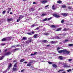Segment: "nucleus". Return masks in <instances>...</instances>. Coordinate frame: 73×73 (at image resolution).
I'll return each instance as SVG.
<instances>
[{
  "mask_svg": "<svg viewBox=\"0 0 73 73\" xmlns=\"http://www.w3.org/2000/svg\"><path fill=\"white\" fill-rule=\"evenodd\" d=\"M68 72H71L72 71V69H69L67 70Z\"/></svg>",
  "mask_w": 73,
  "mask_h": 73,
  "instance_id": "nucleus-33",
  "label": "nucleus"
},
{
  "mask_svg": "<svg viewBox=\"0 0 73 73\" xmlns=\"http://www.w3.org/2000/svg\"><path fill=\"white\" fill-rule=\"evenodd\" d=\"M38 36V35L37 34H36L34 35L33 36V37L34 38H37L38 37H37Z\"/></svg>",
  "mask_w": 73,
  "mask_h": 73,
  "instance_id": "nucleus-9",
  "label": "nucleus"
},
{
  "mask_svg": "<svg viewBox=\"0 0 73 73\" xmlns=\"http://www.w3.org/2000/svg\"><path fill=\"white\" fill-rule=\"evenodd\" d=\"M64 71V70H61L58 71V72H62V71Z\"/></svg>",
  "mask_w": 73,
  "mask_h": 73,
  "instance_id": "nucleus-38",
  "label": "nucleus"
},
{
  "mask_svg": "<svg viewBox=\"0 0 73 73\" xmlns=\"http://www.w3.org/2000/svg\"><path fill=\"white\" fill-rule=\"evenodd\" d=\"M68 46H73V44H70L68 45Z\"/></svg>",
  "mask_w": 73,
  "mask_h": 73,
  "instance_id": "nucleus-30",
  "label": "nucleus"
},
{
  "mask_svg": "<svg viewBox=\"0 0 73 73\" xmlns=\"http://www.w3.org/2000/svg\"><path fill=\"white\" fill-rule=\"evenodd\" d=\"M27 37H23L21 39L22 41H23V40H27Z\"/></svg>",
  "mask_w": 73,
  "mask_h": 73,
  "instance_id": "nucleus-13",
  "label": "nucleus"
},
{
  "mask_svg": "<svg viewBox=\"0 0 73 73\" xmlns=\"http://www.w3.org/2000/svg\"><path fill=\"white\" fill-rule=\"evenodd\" d=\"M7 38H4L1 40L2 41H7Z\"/></svg>",
  "mask_w": 73,
  "mask_h": 73,
  "instance_id": "nucleus-10",
  "label": "nucleus"
},
{
  "mask_svg": "<svg viewBox=\"0 0 73 73\" xmlns=\"http://www.w3.org/2000/svg\"><path fill=\"white\" fill-rule=\"evenodd\" d=\"M43 42H44V43H46L48 42V41L46 40H43Z\"/></svg>",
  "mask_w": 73,
  "mask_h": 73,
  "instance_id": "nucleus-26",
  "label": "nucleus"
},
{
  "mask_svg": "<svg viewBox=\"0 0 73 73\" xmlns=\"http://www.w3.org/2000/svg\"><path fill=\"white\" fill-rule=\"evenodd\" d=\"M24 61H25L24 59H21L20 60V62H23Z\"/></svg>",
  "mask_w": 73,
  "mask_h": 73,
  "instance_id": "nucleus-23",
  "label": "nucleus"
},
{
  "mask_svg": "<svg viewBox=\"0 0 73 73\" xmlns=\"http://www.w3.org/2000/svg\"><path fill=\"white\" fill-rule=\"evenodd\" d=\"M31 10L29 11L30 12H31L32 11L33 12V11H35V10H34V9L32 8H31Z\"/></svg>",
  "mask_w": 73,
  "mask_h": 73,
  "instance_id": "nucleus-24",
  "label": "nucleus"
},
{
  "mask_svg": "<svg viewBox=\"0 0 73 73\" xmlns=\"http://www.w3.org/2000/svg\"><path fill=\"white\" fill-rule=\"evenodd\" d=\"M47 20V18H45L43 20V21H46Z\"/></svg>",
  "mask_w": 73,
  "mask_h": 73,
  "instance_id": "nucleus-36",
  "label": "nucleus"
},
{
  "mask_svg": "<svg viewBox=\"0 0 73 73\" xmlns=\"http://www.w3.org/2000/svg\"><path fill=\"white\" fill-rule=\"evenodd\" d=\"M61 29L62 28H58L56 30V31H61Z\"/></svg>",
  "mask_w": 73,
  "mask_h": 73,
  "instance_id": "nucleus-19",
  "label": "nucleus"
},
{
  "mask_svg": "<svg viewBox=\"0 0 73 73\" xmlns=\"http://www.w3.org/2000/svg\"><path fill=\"white\" fill-rule=\"evenodd\" d=\"M5 12H6V11H3L2 13L3 14H5Z\"/></svg>",
  "mask_w": 73,
  "mask_h": 73,
  "instance_id": "nucleus-37",
  "label": "nucleus"
},
{
  "mask_svg": "<svg viewBox=\"0 0 73 73\" xmlns=\"http://www.w3.org/2000/svg\"><path fill=\"white\" fill-rule=\"evenodd\" d=\"M57 3H58V4H61V3H62V1L60 0L58 1Z\"/></svg>",
  "mask_w": 73,
  "mask_h": 73,
  "instance_id": "nucleus-18",
  "label": "nucleus"
},
{
  "mask_svg": "<svg viewBox=\"0 0 73 73\" xmlns=\"http://www.w3.org/2000/svg\"><path fill=\"white\" fill-rule=\"evenodd\" d=\"M67 31V29L65 28H64L63 30V31Z\"/></svg>",
  "mask_w": 73,
  "mask_h": 73,
  "instance_id": "nucleus-35",
  "label": "nucleus"
},
{
  "mask_svg": "<svg viewBox=\"0 0 73 73\" xmlns=\"http://www.w3.org/2000/svg\"><path fill=\"white\" fill-rule=\"evenodd\" d=\"M53 16H54L55 17H56V18H58L60 17V16L56 14H54L53 15Z\"/></svg>",
  "mask_w": 73,
  "mask_h": 73,
  "instance_id": "nucleus-2",
  "label": "nucleus"
},
{
  "mask_svg": "<svg viewBox=\"0 0 73 73\" xmlns=\"http://www.w3.org/2000/svg\"><path fill=\"white\" fill-rule=\"evenodd\" d=\"M26 42L27 44H29V40H27V41H26Z\"/></svg>",
  "mask_w": 73,
  "mask_h": 73,
  "instance_id": "nucleus-42",
  "label": "nucleus"
},
{
  "mask_svg": "<svg viewBox=\"0 0 73 73\" xmlns=\"http://www.w3.org/2000/svg\"><path fill=\"white\" fill-rule=\"evenodd\" d=\"M52 66H53V68H57V65H56L55 64H52Z\"/></svg>",
  "mask_w": 73,
  "mask_h": 73,
  "instance_id": "nucleus-12",
  "label": "nucleus"
},
{
  "mask_svg": "<svg viewBox=\"0 0 73 73\" xmlns=\"http://www.w3.org/2000/svg\"><path fill=\"white\" fill-rule=\"evenodd\" d=\"M11 54V52H8L4 54L5 56H9Z\"/></svg>",
  "mask_w": 73,
  "mask_h": 73,
  "instance_id": "nucleus-1",
  "label": "nucleus"
},
{
  "mask_svg": "<svg viewBox=\"0 0 73 73\" xmlns=\"http://www.w3.org/2000/svg\"><path fill=\"white\" fill-rule=\"evenodd\" d=\"M35 26V24H33V25H31L32 28H33V27H34Z\"/></svg>",
  "mask_w": 73,
  "mask_h": 73,
  "instance_id": "nucleus-41",
  "label": "nucleus"
},
{
  "mask_svg": "<svg viewBox=\"0 0 73 73\" xmlns=\"http://www.w3.org/2000/svg\"><path fill=\"white\" fill-rule=\"evenodd\" d=\"M64 50H58V53H63L64 52Z\"/></svg>",
  "mask_w": 73,
  "mask_h": 73,
  "instance_id": "nucleus-8",
  "label": "nucleus"
},
{
  "mask_svg": "<svg viewBox=\"0 0 73 73\" xmlns=\"http://www.w3.org/2000/svg\"><path fill=\"white\" fill-rule=\"evenodd\" d=\"M68 9H72V7H70V6L68 7Z\"/></svg>",
  "mask_w": 73,
  "mask_h": 73,
  "instance_id": "nucleus-46",
  "label": "nucleus"
},
{
  "mask_svg": "<svg viewBox=\"0 0 73 73\" xmlns=\"http://www.w3.org/2000/svg\"><path fill=\"white\" fill-rule=\"evenodd\" d=\"M14 67H15V68H16L17 67V63H16L15 64L14 66Z\"/></svg>",
  "mask_w": 73,
  "mask_h": 73,
  "instance_id": "nucleus-28",
  "label": "nucleus"
},
{
  "mask_svg": "<svg viewBox=\"0 0 73 73\" xmlns=\"http://www.w3.org/2000/svg\"><path fill=\"white\" fill-rule=\"evenodd\" d=\"M7 50H8V49H6L5 50L4 52H7Z\"/></svg>",
  "mask_w": 73,
  "mask_h": 73,
  "instance_id": "nucleus-56",
  "label": "nucleus"
},
{
  "mask_svg": "<svg viewBox=\"0 0 73 73\" xmlns=\"http://www.w3.org/2000/svg\"><path fill=\"white\" fill-rule=\"evenodd\" d=\"M5 45V43H2L1 44V46H4V45Z\"/></svg>",
  "mask_w": 73,
  "mask_h": 73,
  "instance_id": "nucleus-39",
  "label": "nucleus"
},
{
  "mask_svg": "<svg viewBox=\"0 0 73 73\" xmlns=\"http://www.w3.org/2000/svg\"><path fill=\"white\" fill-rule=\"evenodd\" d=\"M45 15H46V14H44V13H43L42 14V15L43 16H45Z\"/></svg>",
  "mask_w": 73,
  "mask_h": 73,
  "instance_id": "nucleus-49",
  "label": "nucleus"
},
{
  "mask_svg": "<svg viewBox=\"0 0 73 73\" xmlns=\"http://www.w3.org/2000/svg\"><path fill=\"white\" fill-rule=\"evenodd\" d=\"M64 52H66L67 54H69V53H70V51H67V50H64Z\"/></svg>",
  "mask_w": 73,
  "mask_h": 73,
  "instance_id": "nucleus-14",
  "label": "nucleus"
},
{
  "mask_svg": "<svg viewBox=\"0 0 73 73\" xmlns=\"http://www.w3.org/2000/svg\"><path fill=\"white\" fill-rule=\"evenodd\" d=\"M52 19V17H50V18H48V20H51Z\"/></svg>",
  "mask_w": 73,
  "mask_h": 73,
  "instance_id": "nucleus-51",
  "label": "nucleus"
},
{
  "mask_svg": "<svg viewBox=\"0 0 73 73\" xmlns=\"http://www.w3.org/2000/svg\"><path fill=\"white\" fill-rule=\"evenodd\" d=\"M60 49V48L59 47H58L57 48V50H59V49Z\"/></svg>",
  "mask_w": 73,
  "mask_h": 73,
  "instance_id": "nucleus-60",
  "label": "nucleus"
},
{
  "mask_svg": "<svg viewBox=\"0 0 73 73\" xmlns=\"http://www.w3.org/2000/svg\"><path fill=\"white\" fill-rule=\"evenodd\" d=\"M16 61H17V60H14L13 61V63H14V62H16Z\"/></svg>",
  "mask_w": 73,
  "mask_h": 73,
  "instance_id": "nucleus-53",
  "label": "nucleus"
},
{
  "mask_svg": "<svg viewBox=\"0 0 73 73\" xmlns=\"http://www.w3.org/2000/svg\"><path fill=\"white\" fill-rule=\"evenodd\" d=\"M51 27H53L54 28L55 27H56V26H54V25H51Z\"/></svg>",
  "mask_w": 73,
  "mask_h": 73,
  "instance_id": "nucleus-34",
  "label": "nucleus"
},
{
  "mask_svg": "<svg viewBox=\"0 0 73 73\" xmlns=\"http://www.w3.org/2000/svg\"><path fill=\"white\" fill-rule=\"evenodd\" d=\"M61 15H62V16H64V17H66V16H67L68 15V13H62L61 14Z\"/></svg>",
  "mask_w": 73,
  "mask_h": 73,
  "instance_id": "nucleus-4",
  "label": "nucleus"
},
{
  "mask_svg": "<svg viewBox=\"0 0 73 73\" xmlns=\"http://www.w3.org/2000/svg\"><path fill=\"white\" fill-rule=\"evenodd\" d=\"M68 41H69V40L68 39H66L64 41L65 42H67Z\"/></svg>",
  "mask_w": 73,
  "mask_h": 73,
  "instance_id": "nucleus-50",
  "label": "nucleus"
},
{
  "mask_svg": "<svg viewBox=\"0 0 73 73\" xmlns=\"http://www.w3.org/2000/svg\"><path fill=\"white\" fill-rule=\"evenodd\" d=\"M27 66H31V64H28L27 65Z\"/></svg>",
  "mask_w": 73,
  "mask_h": 73,
  "instance_id": "nucleus-40",
  "label": "nucleus"
},
{
  "mask_svg": "<svg viewBox=\"0 0 73 73\" xmlns=\"http://www.w3.org/2000/svg\"><path fill=\"white\" fill-rule=\"evenodd\" d=\"M58 63L59 64H62V63L61 62H59Z\"/></svg>",
  "mask_w": 73,
  "mask_h": 73,
  "instance_id": "nucleus-63",
  "label": "nucleus"
},
{
  "mask_svg": "<svg viewBox=\"0 0 73 73\" xmlns=\"http://www.w3.org/2000/svg\"><path fill=\"white\" fill-rule=\"evenodd\" d=\"M41 2L42 4H45L46 3H48V1L43 0V1H41Z\"/></svg>",
  "mask_w": 73,
  "mask_h": 73,
  "instance_id": "nucleus-6",
  "label": "nucleus"
},
{
  "mask_svg": "<svg viewBox=\"0 0 73 73\" xmlns=\"http://www.w3.org/2000/svg\"><path fill=\"white\" fill-rule=\"evenodd\" d=\"M12 70L14 72H15V71H17V70H18V69H17L16 68L13 67V68Z\"/></svg>",
  "mask_w": 73,
  "mask_h": 73,
  "instance_id": "nucleus-7",
  "label": "nucleus"
},
{
  "mask_svg": "<svg viewBox=\"0 0 73 73\" xmlns=\"http://www.w3.org/2000/svg\"><path fill=\"white\" fill-rule=\"evenodd\" d=\"M58 58L60 60H63V57H62V56H58Z\"/></svg>",
  "mask_w": 73,
  "mask_h": 73,
  "instance_id": "nucleus-11",
  "label": "nucleus"
},
{
  "mask_svg": "<svg viewBox=\"0 0 73 73\" xmlns=\"http://www.w3.org/2000/svg\"><path fill=\"white\" fill-rule=\"evenodd\" d=\"M38 29H39V27H37L36 28V29H37V30H38Z\"/></svg>",
  "mask_w": 73,
  "mask_h": 73,
  "instance_id": "nucleus-62",
  "label": "nucleus"
},
{
  "mask_svg": "<svg viewBox=\"0 0 73 73\" xmlns=\"http://www.w3.org/2000/svg\"><path fill=\"white\" fill-rule=\"evenodd\" d=\"M66 34H62V35H63V37H65V36H66Z\"/></svg>",
  "mask_w": 73,
  "mask_h": 73,
  "instance_id": "nucleus-45",
  "label": "nucleus"
},
{
  "mask_svg": "<svg viewBox=\"0 0 73 73\" xmlns=\"http://www.w3.org/2000/svg\"><path fill=\"white\" fill-rule=\"evenodd\" d=\"M36 4V3L35 2H34L33 3V4Z\"/></svg>",
  "mask_w": 73,
  "mask_h": 73,
  "instance_id": "nucleus-61",
  "label": "nucleus"
},
{
  "mask_svg": "<svg viewBox=\"0 0 73 73\" xmlns=\"http://www.w3.org/2000/svg\"><path fill=\"white\" fill-rule=\"evenodd\" d=\"M52 9L53 10H55L56 9V8L54 7V5H53L52 6Z\"/></svg>",
  "mask_w": 73,
  "mask_h": 73,
  "instance_id": "nucleus-22",
  "label": "nucleus"
},
{
  "mask_svg": "<svg viewBox=\"0 0 73 73\" xmlns=\"http://www.w3.org/2000/svg\"><path fill=\"white\" fill-rule=\"evenodd\" d=\"M30 33H32V34H34V33H35V32H34V31H33L31 32Z\"/></svg>",
  "mask_w": 73,
  "mask_h": 73,
  "instance_id": "nucleus-47",
  "label": "nucleus"
},
{
  "mask_svg": "<svg viewBox=\"0 0 73 73\" xmlns=\"http://www.w3.org/2000/svg\"><path fill=\"white\" fill-rule=\"evenodd\" d=\"M13 19L12 18H11V19H9L7 20V21H9H9H12Z\"/></svg>",
  "mask_w": 73,
  "mask_h": 73,
  "instance_id": "nucleus-17",
  "label": "nucleus"
},
{
  "mask_svg": "<svg viewBox=\"0 0 73 73\" xmlns=\"http://www.w3.org/2000/svg\"><path fill=\"white\" fill-rule=\"evenodd\" d=\"M44 35H49V34L48 33H44Z\"/></svg>",
  "mask_w": 73,
  "mask_h": 73,
  "instance_id": "nucleus-52",
  "label": "nucleus"
},
{
  "mask_svg": "<svg viewBox=\"0 0 73 73\" xmlns=\"http://www.w3.org/2000/svg\"><path fill=\"white\" fill-rule=\"evenodd\" d=\"M64 21H64V20L63 19L61 21V23H62V24H63V23H64Z\"/></svg>",
  "mask_w": 73,
  "mask_h": 73,
  "instance_id": "nucleus-32",
  "label": "nucleus"
},
{
  "mask_svg": "<svg viewBox=\"0 0 73 73\" xmlns=\"http://www.w3.org/2000/svg\"><path fill=\"white\" fill-rule=\"evenodd\" d=\"M72 60V59H69V61L70 62V61H71Z\"/></svg>",
  "mask_w": 73,
  "mask_h": 73,
  "instance_id": "nucleus-54",
  "label": "nucleus"
},
{
  "mask_svg": "<svg viewBox=\"0 0 73 73\" xmlns=\"http://www.w3.org/2000/svg\"><path fill=\"white\" fill-rule=\"evenodd\" d=\"M64 67V68H70V66H67L66 64H63Z\"/></svg>",
  "mask_w": 73,
  "mask_h": 73,
  "instance_id": "nucleus-5",
  "label": "nucleus"
},
{
  "mask_svg": "<svg viewBox=\"0 0 73 73\" xmlns=\"http://www.w3.org/2000/svg\"><path fill=\"white\" fill-rule=\"evenodd\" d=\"M49 7V5H47L45 6V8H47V7Z\"/></svg>",
  "mask_w": 73,
  "mask_h": 73,
  "instance_id": "nucleus-58",
  "label": "nucleus"
},
{
  "mask_svg": "<svg viewBox=\"0 0 73 73\" xmlns=\"http://www.w3.org/2000/svg\"><path fill=\"white\" fill-rule=\"evenodd\" d=\"M48 63L49 64H52V63L51 62H48Z\"/></svg>",
  "mask_w": 73,
  "mask_h": 73,
  "instance_id": "nucleus-48",
  "label": "nucleus"
},
{
  "mask_svg": "<svg viewBox=\"0 0 73 73\" xmlns=\"http://www.w3.org/2000/svg\"><path fill=\"white\" fill-rule=\"evenodd\" d=\"M9 64L8 66V68L7 69V70H9V69H10V68H11V67H12V64H11V63H9Z\"/></svg>",
  "mask_w": 73,
  "mask_h": 73,
  "instance_id": "nucleus-3",
  "label": "nucleus"
},
{
  "mask_svg": "<svg viewBox=\"0 0 73 73\" xmlns=\"http://www.w3.org/2000/svg\"><path fill=\"white\" fill-rule=\"evenodd\" d=\"M46 46H50V44L47 45Z\"/></svg>",
  "mask_w": 73,
  "mask_h": 73,
  "instance_id": "nucleus-64",
  "label": "nucleus"
},
{
  "mask_svg": "<svg viewBox=\"0 0 73 73\" xmlns=\"http://www.w3.org/2000/svg\"><path fill=\"white\" fill-rule=\"evenodd\" d=\"M4 56H2V57L0 58V60H1L3 59L4 58Z\"/></svg>",
  "mask_w": 73,
  "mask_h": 73,
  "instance_id": "nucleus-27",
  "label": "nucleus"
},
{
  "mask_svg": "<svg viewBox=\"0 0 73 73\" xmlns=\"http://www.w3.org/2000/svg\"><path fill=\"white\" fill-rule=\"evenodd\" d=\"M37 54V52H34V55H35V54Z\"/></svg>",
  "mask_w": 73,
  "mask_h": 73,
  "instance_id": "nucleus-57",
  "label": "nucleus"
},
{
  "mask_svg": "<svg viewBox=\"0 0 73 73\" xmlns=\"http://www.w3.org/2000/svg\"><path fill=\"white\" fill-rule=\"evenodd\" d=\"M7 39V40H11V38H12V37L11 36L7 37H6Z\"/></svg>",
  "mask_w": 73,
  "mask_h": 73,
  "instance_id": "nucleus-16",
  "label": "nucleus"
},
{
  "mask_svg": "<svg viewBox=\"0 0 73 73\" xmlns=\"http://www.w3.org/2000/svg\"><path fill=\"white\" fill-rule=\"evenodd\" d=\"M27 34L28 35H32V34L31 33H27Z\"/></svg>",
  "mask_w": 73,
  "mask_h": 73,
  "instance_id": "nucleus-43",
  "label": "nucleus"
},
{
  "mask_svg": "<svg viewBox=\"0 0 73 73\" xmlns=\"http://www.w3.org/2000/svg\"><path fill=\"white\" fill-rule=\"evenodd\" d=\"M8 11H7V13H8L11 11V8L9 7L8 8Z\"/></svg>",
  "mask_w": 73,
  "mask_h": 73,
  "instance_id": "nucleus-15",
  "label": "nucleus"
},
{
  "mask_svg": "<svg viewBox=\"0 0 73 73\" xmlns=\"http://www.w3.org/2000/svg\"><path fill=\"white\" fill-rule=\"evenodd\" d=\"M56 39H60V37L59 36H56L55 37Z\"/></svg>",
  "mask_w": 73,
  "mask_h": 73,
  "instance_id": "nucleus-29",
  "label": "nucleus"
},
{
  "mask_svg": "<svg viewBox=\"0 0 73 73\" xmlns=\"http://www.w3.org/2000/svg\"><path fill=\"white\" fill-rule=\"evenodd\" d=\"M29 42H32V40L30 39L29 40Z\"/></svg>",
  "mask_w": 73,
  "mask_h": 73,
  "instance_id": "nucleus-44",
  "label": "nucleus"
},
{
  "mask_svg": "<svg viewBox=\"0 0 73 73\" xmlns=\"http://www.w3.org/2000/svg\"><path fill=\"white\" fill-rule=\"evenodd\" d=\"M62 8H66V6L65 5H63L62 6Z\"/></svg>",
  "mask_w": 73,
  "mask_h": 73,
  "instance_id": "nucleus-31",
  "label": "nucleus"
},
{
  "mask_svg": "<svg viewBox=\"0 0 73 73\" xmlns=\"http://www.w3.org/2000/svg\"><path fill=\"white\" fill-rule=\"evenodd\" d=\"M50 42L51 43V44H56V42L55 41H52L51 42Z\"/></svg>",
  "mask_w": 73,
  "mask_h": 73,
  "instance_id": "nucleus-25",
  "label": "nucleus"
},
{
  "mask_svg": "<svg viewBox=\"0 0 73 73\" xmlns=\"http://www.w3.org/2000/svg\"><path fill=\"white\" fill-rule=\"evenodd\" d=\"M20 49L19 48H15L13 50L14 52H16V51L18 50H19Z\"/></svg>",
  "mask_w": 73,
  "mask_h": 73,
  "instance_id": "nucleus-21",
  "label": "nucleus"
},
{
  "mask_svg": "<svg viewBox=\"0 0 73 73\" xmlns=\"http://www.w3.org/2000/svg\"><path fill=\"white\" fill-rule=\"evenodd\" d=\"M4 1H4V0H2L1 1V3H4Z\"/></svg>",
  "mask_w": 73,
  "mask_h": 73,
  "instance_id": "nucleus-59",
  "label": "nucleus"
},
{
  "mask_svg": "<svg viewBox=\"0 0 73 73\" xmlns=\"http://www.w3.org/2000/svg\"><path fill=\"white\" fill-rule=\"evenodd\" d=\"M25 70V69H23V70H21V72H24V71Z\"/></svg>",
  "mask_w": 73,
  "mask_h": 73,
  "instance_id": "nucleus-55",
  "label": "nucleus"
},
{
  "mask_svg": "<svg viewBox=\"0 0 73 73\" xmlns=\"http://www.w3.org/2000/svg\"><path fill=\"white\" fill-rule=\"evenodd\" d=\"M21 20V17H19V19H17V22H19V21H20Z\"/></svg>",
  "mask_w": 73,
  "mask_h": 73,
  "instance_id": "nucleus-20",
  "label": "nucleus"
}]
</instances>
